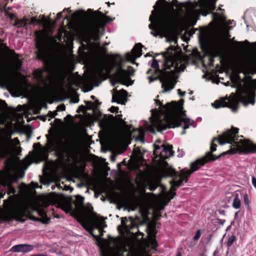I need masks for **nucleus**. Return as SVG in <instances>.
I'll use <instances>...</instances> for the list:
<instances>
[{
    "label": "nucleus",
    "mask_w": 256,
    "mask_h": 256,
    "mask_svg": "<svg viewBox=\"0 0 256 256\" xmlns=\"http://www.w3.org/2000/svg\"><path fill=\"white\" fill-rule=\"evenodd\" d=\"M239 129L232 126L218 138H214L210 143V151L206 152L205 156L198 159L190 164V169L186 171L181 170L179 174L180 178L176 180L174 178L171 180L176 187L179 188L184 182H186L192 173L198 170L202 166L206 163L214 162L222 156L226 154H247L256 153V144L249 139L238 140Z\"/></svg>",
    "instance_id": "1"
},
{
    "label": "nucleus",
    "mask_w": 256,
    "mask_h": 256,
    "mask_svg": "<svg viewBox=\"0 0 256 256\" xmlns=\"http://www.w3.org/2000/svg\"><path fill=\"white\" fill-rule=\"evenodd\" d=\"M212 82L218 84L221 82L225 86H230L236 89V92H232L229 96L222 97L216 100L212 104L215 108H230L232 112H236L239 108V104L242 102H248L252 104L254 103L256 96V81H212Z\"/></svg>",
    "instance_id": "2"
},
{
    "label": "nucleus",
    "mask_w": 256,
    "mask_h": 256,
    "mask_svg": "<svg viewBox=\"0 0 256 256\" xmlns=\"http://www.w3.org/2000/svg\"><path fill=\"white\" fill-rule=\"evenodd\" d=\"M179 50L182 53L180 47L175 48L170 46L167 48V50L162 53L165 62L162 68L160 69L158 61L154 58L151 67L154 70L149 69L147 74H152L148 76V80H178L180 74L184 72L186 66L188 65V56L182 58V61L184 62L179 64L176 62L177 54L176 52Z\"/></svg>",
    "instance_id": "3"
},
{
    "label": "nucleus",
    "mask_w": 256,
    "mask_h": 256,
    "mask_svg": "<svg viewBox=\"0 0 256 256\" xmlns=\"http://www.w3.org/2000/svg\"><path fill=\"white\" fill-rule=\"evenodd\" d=\"M36 58L44 65L46 72L52 76H56L60 72V56L57 48L48 44L49 36L44 30H36Z\"/></svg>",
    "instance_id": "4"
},
{
    "label": "nucleus",
    "mask_w": 256,
    "mask_h": 256,
    "mask_svg": "<svg viewBox=\"0 0 256 256\" xmlns=\"http://www.w3.org/2000/svg\"><path fill=\"white\" fill-rule=\"evenodd\" d=\"M184 100L180 99L178 102L172 101L168 102L164 108L168 114L163 118L157 116L152 122L153 126L158 132H162L168 128H174L181 126L184 124L183 128L185 130L189 128L194 123V121L187 118H182L178 113L183 109Z\"/></svg>",
    "instance_id": "5"
},
{
    "label": "nucleus",
    "mask_w": 256,
    "mask_h": 256,
    "mask_svg": "<svg viewBox=\"0 0 256 256\" xmlns=\"http://www.w3.org/2000/svg\"><path fill=\"white\" fill-rule=\"evenodd\" d=\"M163 2L168 4L166 0H158L153 6L154 10H152L149 18L151 23L148 27L152 30L162 32L166 36H172L178 26L176 17L168 12L156 11L157 6H161Z\"/></svg>",
    "instance_id": "6"
},
{
    "label": "nucleus",
    "mask_w": 256,
    "mask_h": 256,
    "mask_svg": "<svg viewBox=\"0 0 256 256\" xmlns=\"http://www.w3.org/2000/svg\"><path fill=\"white\" fill-rule=\"evenodd\" d=\"M88 13L93 12L88 22L82 30L80 34L86 42H89L92 40L96 41L100 39L99 33L100 28L104 26L107 22L112 20L105 16L100 11H92L88 9Z\"/></svg>",
    "instance_id": "7"
},
{
    "label": "nucleus",
    "mask_w": 256,
    "mask_h": 256,
    "mask_svg": "<svg viewBox=\"0 0 256 256\" xmlns=\"http://www.w3.org/2000/svg\"><path fill=\"white\" fill-rule=\"evenodd\" d=\"M56 155L59 158L65 159L68 158L75 162L80 160L79 152L72 142H62L56 149Z\"/></svg>",
    "instance_id": "8"
},
{
    "label": "nucleus",
    "mask_w": 256,
    "mask_h": 256,
    "mask_svg": "<svg viewBox=\"0 0 256 256\" xmlns=\"http://www.w3.org/2000/svg\"><path fill=\"white\" fill-rule=\"evenodd\" d=\"M112 68L114 70L112 74L110 73V70L108 72V78L110 80H132L130 77L134 76L135 72L132 66H128L127 69H124L120 64H114Z\"/></svg>",
    "instance_id": "9"
},
{
    "label": "nucleus",
    "mask_w": 256,
    "mask_h": 256,
    "mask_svg": "<svg viewBox=\"0 0 256 256\" xmlns=\"http://www.w3.org/2000/svg\"><path fill=\"white\" fill-rule=\"evenodd\" d=\"M175 2L173 4V6L178 8H184L186 10L188 19L187 22H183L182 25L184 30L186 26H192L196 24V20L194 18V16L200 14V10L196 9L195 6L192 2H190L188 4L186 3H179L177 0H174Z\"/></svg>",
    "instance_id": "10"
},
{
    "label": "nucleus",
    "mask_w": 256,
    "mask_h": 256,
    "mask_svg": "<svg viewBox=\"0 0 256 256\" xmlns=\"http://www.w3.org/2000/svg\"><path fill=\"white\" fill-rule=\"evenodd\" d=\"M154 146V154L156 158H160L162 160H166L172 156L174 154L172 146L170 144H162L161 146Z\"/></svg>",
    "instance_id": "11"
},
{
    "label": "nucleus",
    "mask_w": 256,
    "mask_h": 256,
    "mask_svg": "<svg viewBox=\"0 0 256 256\" xmlns=\"http://www.w3.org/2000/svg\"><path fill=\"white\" fill-rule=\"evenodd\" d=\"M143 46L141 43H138L132 50L131 52H128L126 55V60L130 62L132 64H136L135 60L142 55V48Z\"/></svg>",
    "instance_id": "12"
},
{
    "label": "nucleus",
    "mask_w": 256,
    "mask_h": 256,
    "mask_svg": "<svg viewBox=\"0 0 256 256\" xmlns=\"http://www.w3.org/2000/svg\"><path fill=\"white\" fill-rule=\"evenodd\" d=\"M12 152V143L9 140L2 138L0 140V158L8 157Z\"/></svg>",
    "instance_id": "13"
},
{
    "label": "nucleus",
    "mask_w": 256,
    "mask_h": 256,
    "mask_svg": "<svg viewBox=\"0 0 256 256\" xmlns=\"http://www.w3.org/2000/svg\"><path fill=\"white\" fill-rule=\"evenodd\" d=\"M216 1L217 0H202V2L200 3L202 14L206 16L214 10L216 8Z\"/></svg>",
    "instance_id": "14"
},
{
    "label": "nucleus",
    "mask_w": 256,
    "mask_h": 256,
    "mask_svg": "<svg viewBox=\"0 0 256 256\" xmlns=\"http://www.w3.org/2000/svg\"><path fill=\"white\" fill-rule=\"evenodd\" d=\"M25 216V211L23 208H17L10 212L4 214V218L6 220L14 219L18 221H23L22 218Z\"/></svg>",
    "instance_id": "15"
},
{
    "label": "nucleus",
    "mask_w": 256,
    "mask_h": 256,
    "mask_svg": "<svg viewBox=\"0 0 256 256\" xmlns=\"http://www.w3.org/2000/svg\"><path fill=\"white\" fill-rule=\"evenodd\" d=\"M127 94L128 92L125 90H122L120 92L116 91V93L112 94V101L119 104H125L128 100Z\"/></svg>",
    "instance_id": "16"
},
{
    "label": "nucleus",
    "mask_w": 256,
    "mask_h": 256,
    "mask_svg": "<svg viewBox=\"0 0 256 256\" xmlns=\"http://www.w3.org/2000/svg\"><path fill=\"white\" fill-rule=\"evenodd\" d=\"M34 246L29 244H20L13 246L10 248V251L16 252H22L24 253L32 251Z\"/></svg>",
    "instance_id": "17"
},
{
    "label": "nucleus",
    "mask_w": 256,
    "mask_h": 256,
    "mask_svg": "<svg viewBox=\"0 0 256 256\" xmlns=\"http://www.w3.org/2000/svg\"><path fill=\"white\" fill-rule=\"evenodd\" d=\"M156 223L154 222L150 224L147 226V232L148 236L152 240L156 242V238L157 234V230H156Z\"/></svg>",
    "instance_id": "18"
},
{
    "label": "nucleus",
    "mask_w": 256,
    "mask_h": 256,
    "mask_svg": "<svg viewBox=\"0 0 256 256\" xmlns=\"http://www.w3.org/2000/svg\"><path fill=\"white\" fill-rule=\"evenodd\" d=\"M94 224L95 228L98 229L100 232V236H102L103 234V228L106 227V224L104 218L101 217L100 218H96L94 221Z\"/></svg>",
    "instance_id": "19"
},
{
    "label": "nucleus",
    "mask_w": 256,
    "mask_h": 256,
    "mask_svg": "<svg viewBox=\"0 0 256 256\" xmlns=\"http://www.w3.org/2000/svg\"><path fill=\"white\" fill-rule=\"evenodd\" d=\"M225 41L224 39L220 38L218 42L216 43L214 48V56H218L222 54L224 47Z\"/></svg>",
    "instance_id": "20"
},
{
    "label": "nucleus",
    "mask_w": 256,
    "mask_h": 256,
    "mask_svg": "<svg viewBox=\"0 0 256 256\" xmlns=\"http://www.w3.org/2000/svg\"><path fill=\"white\" fill-rule=\"evenodd\" d=\"M34 77L36 80H66L64 78L58 79V78H50V79H44L43 78V72L40 70H36L34 72ZM67 80H70L68 79ZM74 80H76L74 79ZM78 80H100L99 79H79ZM101 80H106V79H102Z\"/></svg>",
    "instance_id": "21"
},
{
    "label": "nucleus",
    "mask_w": 256,
    "mask_h": 256,
    "mask_svg": "<svg viewBox=\"0 0 256 256\" xmlns=\"http://www.w3.org/2000/svg\"><path fill=\"white\" fill-rule=\"evenodd\" d=\"M178 81H160L162 82V92H168L173 89Z\"/></svg>",
    "instance_id": "22"
},
{
    "label": "nucleus",
    "mask_w": 256,
    "mask_h": 256,
    "mask_svg": "<svg viewBox=\"0 0 256 256\" xmlns=\"http://www.w3.org/2000/svg\"><path fill=\"white\" fill-rule=\"evenodd\" d=\"M163 174L164 176L168 177H172L177 178L179 176L178 172L173 168H169L164 170Z\"/></svg>",
    "instance_id": "23"
},
{
    "label": "nucleus",
    "mask_w": 256,
    "mask_h": 256,
    "mask_svg": "<svg viewBox=\"0 0 256 256\" xmlns=\"http://www.w3.org/2000/svg\"><path fill=\"white\" fill-rule=\"evenodd\" d=\"M68 92L72 94L70 101L73 103H78L79 102V96L76 92V90L72 86H70L68 88Z\"/></svg>",
    "instance_id": "24"
},
{
    "label": "nucleus",
    "mask_w": 256,
    "mask_h": 256,
    "mask_svg": "<svg viewBox=\"0 0 256 256\" xmlns=\"http://www.w3.org/2000/svg\"><path fill=\"white\" fill-rule=\"evenodd\" d=\"M156 104L157 106H160V107H162V112L163 113V114L164 116H160V114H156L153 117V119L151 121V123H152V126L156 128L153 126L152 124V122L154 121V120H155V118H156V116H160V118H163L164 117L166 116V114H168V112L166 110V108H164V106L167 104H166L165 105H163L162 102L160 100H156Z\"/></svg>",
    "instance_id": "25"
},
{
    "label": "nucleus",
    "mask_w": 256,
    "mask_h": 256,
    "mask_svg": "<svg viewBox=\"0 0 256 256\" xmlns=\"http://www.w3.org/2000/svg\"><path fill=\"white\" fill-rule=\"evenodd\" d=\"M40 216H41L40 219H37L36 220H40L43 224H48L50 221V218L48 217L47 214L43 209H39L38 211Z\"/></svg>",
    "instance_id": "26"
},
{
    "label": "nucleus",
    "mask_w": 256,
    "mask_h": 256,
    "mask_svg": "<svg viewBox=\"0 0 256 256\" xmlns=\"http://www.w3.org/2000/svg\"><path fill=\"white\" fill-rule=\"evenodd\" d=\"M212 14L213 20L218 24L223 22L226 20V17L222 14L220 15L218 13L216 12H212Z\"/></svg>",
    "instance_id": "27"
},
{
    "label": "nucleus",
    "mask_w": 256,
    "mask_h": 256,
    "mask_svg": "<svg viewBox=\"0 0 256 256\" xmlns=\"http://www.w3.org/2000/svg\"><path fill=\"white\" fill-rule=\"evenodd\" d=\"M84 198L81 196H77L76 197V200L74 202V204L76 206L78 209H81L84 208Z\"/></svg>",
    "instance_id": "28"
},
{
    "label": "nucleus",
    "mask_w": 256,
    "mask_h": 256,
    "mask_svg": "<svg viewBox=\"0 0 256 256\" xmlns=\"http://www.w3.org/2000/svg\"><path fill=\"white\" fill-rule=\"evenodd\" d=\"M234 199L233 200L232 206L235 209L240 208L241 205V200L239 198V196L238 193L235 194L234 195Z\"/></svg>",
    "instance_id": "29"
},
{
    "label": "nucleus",
    "mask_w": 256,
    "mask_h": 256,
    "mask_svg": "<svg viewBox=\"0 0 256 256\" xmlns=\"http://www.w3.org/2000/svg\"><path fill=\"white\" fill-rule=\"evenodd\" d=\"M112 86H115L117 84H120L126 86L133 84L134 81H110Z\"/></svg>",
    "instance_id": "30"
},
{
    "label": "nucleus",
    "mask_w": 256,
    "mask_h": 256,
    "mask_svg": "<svg viewBox=\"0 0 256 256\" xmlns=\"http://www.w3.org/2000/svg\"><path fill=\"white\" fill-rule=\"evenodd\" d=\"M158 182L156 180H150L148 183V189L150 191H154L158 186Z\"/></svg>",
    "instance_id": "31"
},
{
    "label": "nucleus",
    "mask_w": 256,
    "mask_h": 256,
    "mask_svg": "<svg viewBox=\"0 0 256 256\" xmlns=\"http://www.w3.org/2000/svg\"><path fill=\"white\" fill-rule=\"evenodd\" d=\"M237 240L236 237L235 235L232 234L229 236L228 240L226 242V246L230 248L234 244V242Z\"/></svg>",
    "instance_id": "32"
},
{
    "label": "nucleus",
    "mask_w": 256,
    "mask_h": 256,
    "mask_svg": "<svg viewBox=\"0 0 256 256\" xmlns=\"http://www.w3.org/2000/svg\"><path fill=\"white\" fill-rule=\"evenodd\" d=\"M122 114H118L116 115V116L114 117L112 114H110L108 117L110 118L112 120H116L119 123H122L124 122V121L122 119Z\"/></svg>",
    "instance_id": "33"
},
{
    "label": "nucleus",
    "mask_w": 256,
    "mask_h": 256,
    "mask_svg": "<svg viewBox=\"0 0 256 256\" xmlns=\"http://www.w3.org/2000/svg\"><path fill=\"white\" fill-rule=\"evenodd\" d=\"M82 226H84V228L86 230L90 233V234L92 236H94L96 239H98L99 238V236H96V235H94V234H93V231H94V228H89L87 224H86L85 222H84V224H82Z\"/></svg>",
    "instance_id": "34"
},
{
    "label": "nucleus",
    "mask_w": 256,
    "mask_h": 256,
    "mask_svg": "<svg viewBox=\"0 0 256 256\" xmlns=\"http://www.w3.org/2000/svg\"><path fill=\"white\" fill-rule=\"evenodd\" d=\"M18 24V28H22L27 25L26 21L28 20L24 18L22 20L16 19Z\"/></svg>",
    "instance_id": "35"
},
{
    "label": "nucleus",
    "mask_w": 256,
    "mask_h": 256,
    "mask_svg": "<svg viewBox=\"0 0 256 256\" xmlns=\"http://www.w3.org/2000/svg\"><path fill=\"white\" fill-rule=\"evenodd\" d=\"M40 82H62L63 83L66 82H70V84H74V82H88V81H39ZM92 82H98L99 83H101L102 81H91Z\"/></svg>",
    "instance_id": "36"
},
{
    "label": "nucleus",
    "mask_w": 256,
    "mask_h": 256,
    "mask_svg": "<svg viewBox=\"0 0 256 256\" xmlns=\"http://www.w3.org/2000/svg\"><path fill=\"white\" fill-rule=\"evenodd\" d=\"M8 194H14L16 192V189L12 186V184L10 182L8 184Z\"/></svg>",
    "instance_id": "37"
},
{
    "label": "nucleus",
    "mask_w": 256,
    "mask_h": 256,
    "mask_svg": "<svg viewBox=\"0 0 256 256\" xmlns=\"http://www.w3.org/2000/svg\"><path fill=\"white\" fill-rule=\"evenodd\" d=\"M94 86L91 84H86L82 88V90L84 92H88L93 89Z\"/></svg>",
    "instance_id": "38"
},
{
    "label": "nucleus",
    "mask_w": 256,
    "mask_h": 256,
    "mask_svg": "<svg viewBox=\"0 0 256 256\" xmlns=\"http://www.w3.org/2000/svg\"><path fill=\"white\" fill-rule=\"evenodd\" d=\"M57 114L56 112H51L49 111L48 114H47L48 117H49L50 118L48 119V120L50 121L52 118H54L55 117V116Z\"/></svg>",
    "instance_id": "39"
},
{
    "label": "nucleus",
    "mask_w": 256,
    "mask_h": 256,
    "mask_svg": "<svg viewBox=\"0 0 256 256\" xmlns=\"http://www.w3.org/2000/svg\"><path fill=\"white\" fill-rule=\"evenodd\" d=\"M201 232L200 230H196V234H194V236L193 237V240H198L200 236Z\"/></svg>",
    "instance_id": "40"
},
{
    "label": "nucleus",
    "mask_w": 256,
    "mask_h": 256,
    "mask_svg": "<svg viewBox=\"0 0 256 256\" xmlns=\"http://www.w3.org/2000/svg\"><path fill=\"white\" fill-rule=\"evenodd\" d=\"M119 108L118 106H112L110 108V111L112 113L118 112Z\"/></svg>",
    "instance_id": "41"
},
{
    "label": "nucleus",
    "mask_w": 256,
    "mask_h": 256,
    "mask_svg": "<svg viewBox=\"0 0 256 256\" xmlns=\"http://www.w3.org/2000/svg\"><path fill=\"white\" fill-rule=\"evenodd\" d=\"M6 106H7L6 102L4 100H0V108H5Z\"/></svg>",
    "instance_id": "42"
},
{
    "label": "nucleus",
    "mask_w": 256,
    "mask_h": 256,
    "mask_svg": "<svg viewBox=\"0 0 256 256\" xmlns=\"http://www.w3.org/2000/svg\"><path fill=\"white\" fill-rule=\"evenodd\" d=\"M58 110L64 111L66 110V106L64 104L58 105L57 107Z\"/></svg>",
    "instance_id": "43"
},
{
    "label": "nucleus",
    "mask_w": 256,
    "mask_h": 256,
    "mask_svg": "<svg viewBox=\"0 0 256 256\" xmlns=\"http://www.w3.org/2000/svg\"><path fill=\"white\" fill-rule=\"evenodd\" d=\"M154 216L156 220H158L162 216L158 212H154Z\"/></svg>",
    "instance_id": "44"
},
{
    "label": "nucleus",
    "mask_w": 256,
    "mask_h": 256,
    "mask_svg": "<svg viewBox=\"0 0 256 256\" xmlns=\"http://www.w3.org/2000/svg\"><path fill=\"white\" fill-rule=\"evenodd\" d=\"M160 34H164L162 32H160L156 30H152L150 32V34L154 36H157Z\"/></svg>",
    "instance_id": "45"
},
{
    "label": "nucleus",
    "mask_w": 256,
    "mask_h": 256,
    "mask_svg": "<svg viewBox=\"0 0 256 256\" xmlns=\"http://www.w3.org/2000/svg\"><path fill=\"white\" fill-rule=\"evenodd\" d=\"M244 201L246 204H248V198L246 194H244Z\"/></svg>",
    "instance_id": "46"
},
{
    "label": "nucleus",
    "mask_w": 256,
    "mask_h": 256,
    "mask_svg": "<svg viewBox=\"0 0 256 256\" xmlns=\"http://www.w3.org/2000/svg\"><path fill=\"white\" fill-rule=\"evenodd\" d=\"M170 184H171V188H170V190L172 191H176L177 190L178 187H176V186L173 184L172 183V182H170Z\"/></svg>",
    "instance_id": "47"
},
{
    "label": "nucleus",
    "mask_w": 256,
    "mask_h": 256,
    "mask_svg": "<svg viewBox=\"0 0 256 256\" xmlns=\"http://www.w3.org/2000/svg\"><path fill=\"white\" fill-rule=\"evenodd\" d=\"M178 94L181 97H182V96H184V95L186 94V92H182V90L180 89H178Z\"/></svg>",
    "instance_id": "48"
},
{
    "label": "nucleus",
    "mask_w": 256,
    "mask_h": 256,
    "mask_svg": "<svg viewBox=\"0 0 256 256\" xmlns=\"http://www.w3.org/2000/svg\"><path fill=\"white\" fill-rule=\"evenodd\" d=\"M47 115L46 116H40V119L42 120L43 122H45L46 119H47Z\"/></svg>",
    "instance_id": "49"
},
{
    "label": "nucleus",
    "mask_w": 256,
    "mask_h": 256,
    "mask_svg": "<svg viewBox=\"0 0 256 256\" xmlns=\"http://www.w3.org/2000/svg\"><path fill=\"white\" fill-rule=\"evenodd\" d=\"M230 80H236V79L232 78V77L230 78ZM236 80H256V79H246L245 78L241 79L240 78H239L238 79H237Z\"/></svg>",
    "instance_id": "50"
},
{
    "label": "nucleus",
    "mask_w": 256,
    "mask_h": 256,
    "mask_svg": "<svg viewBox=\"0 0 256 256\" xmlns=\"http://www.w3.org/2000/svg\"><path fill=\"white\" fill-rule=\"evenodd\" d=\"M36 146H38V148H41L42 147V145L40 144V142L34 144V145H33L34 148H36Z\"/></svg>",
    "instance_id": "51"
},
{
    "label": "nucleus",
    "mask_w": 256,
    "mask_h": 256,
    "mask_svg": "<svg viewBox=\"0 0 256 256\" xmlns=\"http://www.w3.org/2000/svg\"><path fill=\"white\" fill-rule=\"evenodd\" d=\"M252 184L253 186L256 188V178L254 177H252Z\"/></svg>",
    "instance_id": "52"
},
{
    "label": "nucleus",
    "mask_w": 256,
    "mask_h": 256,
    "mask_svg": "<svg viewBox=\"0 0 256 256\" xmlns=\"http://www.w3.org/2000/svg\"><path fill=\"white\" fill-rule=\"evenodd\" d=\"M36 22H37V20H36V18H35L32 17V18H31L30 24H34V23Z\"/></svg>",
    "instance_id": "53"
},
{
    "label": "nucleus",
    "mask_w": 256,
    "mask_h": 256,
    "mask_svg": "<svg viewBox=\"0 0 256 256\" xmlns=\"http://www.w3.org/2000/svg\"><path fill=\"white\" fill-rule=\"evenodd\" d=\"M9 17L10 20H13L16 18V16L14 14H10Z\"/></svg>",
    "instance_id": "54"
},
{
    "label": "nucleus",
    "mask_w": 256,
    "mask_h": 256,
    "mask_svg": "<svg viewBox=\"0 0 256 256\" xmlns=\"http://www.w3.org/2000/svg\"><path fill=\"white\" fill-rule=\"evenodd\" d=\"M56 16H57V19L58 20H59V19L61 18H62V12L58 13L57 14Z\"/></svg>",
    "instance_id": "55"
},
{
    "label": "nucleus",
    "mask_w": 256,
    "mask_h": 256,
    "mask_svg": "<svg viewBox=\"0 0 256 256\" xmlns=\"http://www.w3.org/2000/svg\"><path fill=\"white\" fill-rule=\"evenodd\" d=\"M127 222V219L126 218H122V222L124 224Z\"/></svg>",
    "instance_id": "56"
},
{
    "label": "nucleus",
    "mask_w": 256,
    "mask_h": 256,
    "mask_svg": "<svg viewBox=\"0 0 256 256\" xmlns=\"http://www.w3.org/2000/svg\"><path fill=\"white\" fill-rule=\"evenodd\" d=\"M30 256H47L44 254H32Z\"/></svg>",
    "instance_id": "57"
},
{
    "label": "nucleus",
    "mask_w": 256,
    "mask_h": 256,
    "mask_svg": "<svg viewBox=\"0 0 256 256\" xmlns=\"http://www.w3.org/2000/svg\"><path fill=\"white\" fill-rule=\"evenodd\" d=\"M13 26L18 28V24L16 20V22L13 24Z\"/></svg>",
    "instance_id": "58"
},
{
    "label": "nucleus",
    "mask_w": 256,
    "mask_h": 256,
    "mask_svg": "<svg viewBox=\"0 0 256 256\" xmlns=\"http://www.w3.org/2000/svg\"><path fill=\"white\" fill-rule=\"evenodd\" d=\"M176 256H182V254L180 252H178L177 254H176Z\"/></svg>",
    "instance_id": "59"
},
{
    "label": "nucleus",
    "mask_w": 256,
    "mask_h": 256,
    "mask_svg": "<svg viewBox=\"0 0 256 256\" xmlns=\"http://www.w3.org/2000/svg\"><path fill=\"white\" fill-rule=\"evenodd\" d=\"M220 214H224V210H221V211L220 212Z\"/></svg>",
    "instance_id": "60"
},
{
    "label": "nucleus",
    "mask_w": 256,
    "mask_h": 256,
    "mask_svg": "<svg viewBox=\"0 0 256 256\" xmlns=\"http://www.w3.org/2000/svg\"><path fill=\"white\" fill-rule=\"evenodd\" d=\"M200 256H206V255L204 253H202Z\"/></svg>",
    "instance_id": "61"
},
{
    "label": "nucleus",
    "mask_w": 256,
    "mask_h": 256,
    "mask_svg": "<svg viewBox=\"0 0 256 256\" xmlns=\"http://www.w3.org/2000/svg\"><path fill=\"white\" fill-rule=\"evenodd\" d=\"M3 185L6 186V185H7V182H3Z\"/></svg>",
    "instance_id": "62"
},
{
    "label": "nucleus",
    "mask_w": 256,
    "mask_h": 256,
    "mask_svg": "<svg viewBox=\"0 0 256 256\" xmlns=\"http://www.w3.org/2000/svg\"><path fill=\"white\" fill-rule=\"evenodd\" d=\"M220 220V221H221V224H223V223H224V222H225V220Z\"/></svg>",
    "instance_id": "63"
},
{
    "label": "nucleus",
    "mask_w": 256,
    "mask_h": 256,
    "mask_svg": "<svg viewBox=\"0 0 256 256\" xmlns=\"http://www.w3.org/2000/svg\"><path fill=\"white\" fill-rule=\"evenodd\" d=\"M91 98L92 99V100H94L95 99V96H90Z\"/></svg>",
    "instance_id": "64"
}]
</instances>
